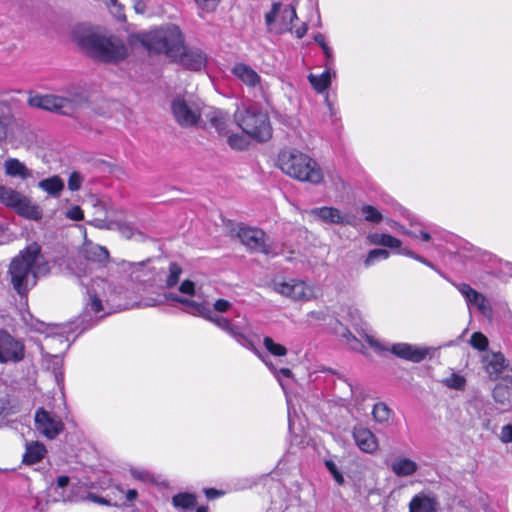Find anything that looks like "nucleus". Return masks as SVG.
Masks as SVG:
<instances>
[{
    "instance_id": "obj_40",
    "label": "nucleus",
    "mask_w": 512,
    "mask_h": 512,
    "mask_svg": "<svg viewBox=\"0 0 512 512\" xmlns=\"http://www.w3.org/2000/svg\"><path fill=\"white\" fill-rule=\"evenodd\" d=\"M263 345L266 350L273 356L283 357L287 355V349L285 346L276 343L271 337L266 336L263 339Z\"/></svg>"
},
{
    "instance_id": "obj_59",
    "label": "nucleus",
    "mask_w": 512,
    "mask_h": 512,
    "mask_svg": "<svg viewBox=\"0 0 512 512\" xmlns=\"http://www.w3.org/2000/svg\"><path fill=\"white\" fill-rule=\"evenodd\" d=\"M112 493L114 494V500H119L121 497L125 496V493H126V489H124L123 487L121 486H116L113 490H112Z\"/></svg>"
},
{
    "instance_id": "obj_53",
    "label": "nucleus",
    "mask_w": 512,
    "mask_h": 512,
    "mask_svg": "<svg viewBox=\"0 0 512 512\" xmlns=\"http://www.w3.org/2000/svg\"><path fill=\"white\" fill-rule=\"evenodd\" d=\"M232 307L231 302L225 299H218L213 304L214 311L219 313H225Z\"/></svg>"
},
{
    "instance_id": "obj_48",
    "label": "nucleus",
    "mask_w": 512,
    "mask_h": 512,
    "mask_svg": "<svg viewBox=\"0 0 512 512\" xmlns=\"http://www.w3.org/2000/svg\"><path fill=\"white\" fill-rule=\"evenodd\" d=\"M137 491L135 489H127L125 496L121 497L119 500H115L113 502L114 506H122L128 502H132L137 498Z\"/></svg>"
},
{
    "instance_id": "obj_58",
    "label": "nucleus",
    "mask_w": 512,
    "mask_h": 512,
    "mask_svg": "<svg viewBox=\"0 0 512 512\" xmlns=\"http://www.w3.org/2000/svg\"><path fill=\"white\" fill-rule=\"evenodd\" d=\"M69 483V477L67 476H59L57 478V481H56V487L54 488L55 490L57 489H63L65 488Z\"/></svg>"
},
{
    "instance_id": "obj_27",
    "label": "nucleus",
    "mask_w": 512,
    "mask_h": 512,
    "mask_svg": "<svg viewBox=\"0 0 512 512\" xmlns=\"http://www.w3.org/2000/svg\"><path fill=\"white\" fill-rule=\"evenodd\" d=\"M410 512H436L437 501L424 494H418L409 504Z\"/></svg>"
},
{
    "instance_id": "obj_35",
    "label": "nucleus",
    "mask_w": 512,
    "mask_h": 512,
    "mask_svg": "<svg viewBox=\"0 0 512 512\" xmlns=\"http://www.w3.org/2000/svg\"><path fill=\"white\" fill-rule=\"evenodd\" d=\"M249 350L253 351L265 364L269 369L274 373L275 377L279 380L280 385L284 388L283 383L280 380V376H285L287 378L291 377L292 372L288 368H281L280 370H277L270 361H268L267 357L262 355V353L254 346L253 342L251 341V344H246L245 346Z\"/></svg>"
},
{
    "instance_id": "obj_55",
    "label": "nucleus",
    "mask_w": 512,
    "mask_h": 512,
    "mask_svg": "<svg viewBox=\"0 0 512 512\" xmlns=\"http://www.w3.org/2000/svg\"><path fill=\"white\" fill-rule=\"evenodd\" d=\"M132 475L134 478L139 479L144 482H150L153 480V476L150 472L145 470H132Z\"/></svg>"
},
{
    "instance_id": "obj_5",
    "label": "nucleus",
    "mask_w": 512,
    "mask_h": 512,
    "mask_svg": "<svg viewBox=\"0 0 512 512\" xmlns=\"http://www.w3.org/2000/svg\"><path fill=\"white\" fill-rule=\"evenodd\" d=\"M277 164L283 173L302 182L316 185L324 178L319 164L309 155L295 148L281 150Z\"/></svg>"
},
{
    "instance_id": "obj_46",
    "label": "nucleus",
    "mask_w": 512,
    "mask_h": 512,
    "mask_svg": "<svg viewBox=\"0 0 512 512\" xmlns=\"http://www.w3.org/2000/svg\"><path fill=\"white\" fill-rule=\"evenodd\" d=\"M107 7L110 9L111 13L118 19H124V9L121 4L118 3V0H103Z\"/></svg>"
},
{
    "instance_id": "obj_26",
    "label": "nucleus",
    "mask_w": 512,
    "mask_h": 512,
    "mask_svg": "<svg viewBox=\"0 0 512 512\" xmlns=\"http://www.w3.org/2000/svg\"><path fill=\"white\" fill-rule=\"evenodd\" d=\"M5 174L26 180L32 177V171L26 167V165L16 158H8L4 163Z\"/></svg>"
},
{
    "instance_id": "obj_34",
    "label": "nucleus",
    "mask_w": 512,
    "mask_h": 512,
    "mask_svg": "<svg viewBox=\"0 0 512 512\" xmlns=\"http://www.w3.org/2000/svg\"><path fill=\"white\" fill-rule=\"evenodd\" d=\"M280 22L278 28H276V33H283L285 31H291V24L294 19L297 18L295 7L292 5L286 6L280 10Z\"/></svg>"
},
{
    "instance_id": "obj_8",
    "label": "nucleus",
    "mask_w": 512,
    "mask_h": 512,
    "mask_svg": "<svg viewBox=\"0 0 512 512\" xmlns=\"http://www.w3.org/2000/svg\"><path fill=\"white\" fill-rule=\"evenodd\" d=\"M235 120L246 135L259 142L268 141L272 137L268 115L256 107L250 106L236 112Z\"/></svg>"
},
{
    "instance_id": "obj_43",
    "label": "nucleus",
    "mask_w": 512,
    "mask_h": 512,
    "mask_svg": "<svg viewBox=\"0 0 512 512\" xmlns=\"http://www.w3.org/2000/svg\"><path fill=\"white\" fill-rule=\"evenodd\" d=\"M361 212L368 222L379 223L382 220V214L371 205H364Z\"/></svg>"
},
{
    "instance_id": "obj_64",
    "label": "nucleus",
    "mask_w": 512,
    "mask_h": 512,
    "mask_svg": "<svg viewBox=\"0 0 512 512\" xmlns=\"http://www.w3.org/2000/svg\"><path fill=\"white\" fill-rule=\"evenodd\" d=\"M314 40L321 47V49L327 45L325 36L321 33L316 34L314 36Z\"/></svg>"
},
{
    "instance_id": "obj_61",
    "label": "nucleus",
    "mask_w": 512,
    "mask_h": 512,
    "mask_svg": "<svg viewBox=\"0 0 512 512\" xmlns=\"http://www.w3.org/2000/svg\"><path fill=\"white\" fill-rule=\"evenodd\" d=\"M135 11L137 13H144L146 10V5L142 0H132Z\"/></svg>"
},
{
    "instance_id": "obj_37",
    "label": "nucleus",
    "mask_w": 512,
    "mask_h": 512,
    "mask_svg": "<svg viewBox=\"0 0 512 512\" xmlns=\"http://www.w3.org/2000/svg\"><path fill=\"white\" fill-rule=\"evenodd\" d=\"M281 8L282 4L280 2H274L271 10L265 14V24L269 32H276V28H278L279 25V23H277V17L280 14Z\"/></svg>"
},
{
    "instance_id": "obj_50",
    "label": "nucleus",
    "mask_w": 512,
    "mask_h": 512,
    "mask_svg": "<svg viewBox=\"0 0 512 512\" xmlns=\"http://www.w3.org/2000/svg\"><path fill=\"white\" fill-rule=\"evenodd\" d=\"M325 465L328 471L333 475L335 481L340 485L343 484L344 478L342 474L339 472L336 464L333 461H326Z\"/></svg>"
},
{
    "instance_id": "obj_2",
    "label": "nucleus",
    "mask_w": 512,
    "mask_h": 512,
    "mask_svg": "<svg viewBox=\"0 0 512 512\" xmlns=\"http://www.w3.org/2000/svg\"><path fill=\"white\" fill-rule=\"evenodd\" d=\"M143 45L150 53L165 54L185 68L200 71L206 66L207 56L199 48L184 47V39L178 26L170 24L143 35Z\"/></svg>"
},
{
    "instance_id": "obj_47",
    "label": "nucleus",
    "mask_w": 512,
    "mask_h": 512,
    "mask_svg": "<svg viewBox=\"0 0 512 512\" xmlns=\"http://www.w3.org/2000/svg\"><path fill=\"white\" fill-rule=\"evenodd\" d=\"M399 232L408 235L409 237L412 238H419L425 242H428L431 239V235L428 232L420 231L419 233H417L416 231L407 230L403 226L399 227Z\"/></svg>"
},
{
    "instance_id": "obj_19",
    "label": "nucleus",
    "mask_w": 512,
    "mask_h": 512,
    "mask_svg": "<svg viewBox=\"0 0 512 512\" xmlns=\"http://www.w3.org/2000/svg\"><path fill=\"white\" fill-rule=\"evenodd\" d=\"M90 223L100 229H108V230L117 229L121 233V235L123 237H125L126 239L136 238V239L142 240L144 238V235L142 234V232H140L139 230L134 228L133 225L128 222H121V221L115 222V221H107L105 219L95 218Z\"/></svg>"
},
{
    "instance_id": "obj_24",
    "label": "nucleus",
    "mask_w": 512,
    "mask_h": 512,
    "mask_svg": "<svg viewBox=\"0 0 512 512\" xmlns=\"http://www.w3.org/2000/svg\"><path fill=\"white\" fill-rule=\"evenodd\" d=\"M390 468L397 477H409L417 472L419 466L408 457L398 456L391 462Z\"/></svg>"
},
{
    "instance_id": "obj_30",
    "label": "nucleus",
    "mask_w": 512,
    "mask_h": 512,
    "mask_svg": "<svg viewBox=\"0 0 512 512\" xmlns=\"http://www.w3.org/2000/svg\"><path fill=\"white\" fill-rule=\"evenodd\" d=\"M54 349L55 354H51L47 352V356L54 357L55 359L59 360L58 353H61L62 351L69 348L68 340L60 334H56L53 336H47L45 338V343L42 345V349Z\"/></svg>"
},
{
    "instance_id": "obj_11",
    "label": "nucleus",
    "mask_w": 512,
    "mask_h": 512,
    "mask_svg": "<svg viewBox=\"0 0 512 512\" xmlns=\"http://www.w3.org/2000/svg\"><path fill=\"white\" fill-rule=\"evenodd\" d=\"M272 287L278 294L293 301H309L314 298V288L303 280L275 278Z\"/></svg>"
},
{
    "instance_id": "obj_56",
    "label": "nucleus",
    "mask_w": 512,
    "mask_h": 512,
    "mask_svg": "<svg viewBox=\"0 0 512 512\" xmlns=\"http://www.w3.org/2000/svg\"><path fill=\"white\" fill-rule=\"evenodd\" d=\"M364 338L366 342L373 347L377 351H384L388 350L387 347H385L383 344H381L378 340H376L373 336L369 334H364Z\"/></svg>"
},
{
    "instance_id": "obj_18",
    "label": "nucleus",
    "mask_w": 512,
    "mask_h": 512,
    "mask_svg": "<svg viewBox=\"0 0 512 512\" xmlns=\"http://www.w3.org/2000/svg\"><path fill=\"white\" fill-rule=\"evenodd\" d=\"M469 413L474 418V425H479L485 431L494 432L495 425L492 420V408L482 400H475L469 406Z\"/></svg>"
},
{
    "instance_id": "obj_7",
    "label": "nucleus",
    "mask_w": 512,
    "mask_h": 512,
    "mask_svg": "<svg viewBox=\"0 0 512 512\" xmlns=\"http://www.w3.org/2000/svg\"><path fill=\"white\" fill-rule=\"evenodd\" d=\"M166 299L176 301L186 306L194 315L203 317L204 319L212 322L218 328L230 335L240 345L246 346L251 344V340L243 333L242 328L232 323V321L224 316L217 315L205 302H197L184 297H179L177 294L169 293Z\"/></svg>"
},
{
    "instance_id": "obj_23",
    "label": "nucleus",
    "mask_w": 512,
    "mask_h": 512,
    "mask_svg": "<svg viewBox=\"0 0 512 512\" xmlns=\"http://www.w3.org/2000/svg\"><path fill=\"white\" fill-rule=\"evenodd\" d=\"M307 213L313 216L316 220H320L327 224H343L348 223L345 216H343L337 208L334 207H320L314 208Z\"/></svg>"
},
{
    "instance_id": "obj_15",
    "label": "nucleus",
    "mask_w": 512,
    "mask_h": 512,
    "mask_svg": "<svg viewBox=\"0 0 512 512\" xmlns=\"http://www.w3.org/2000/svg\"><path fill=\"white\" fill-rule=\"evenodd\" d=\"M36 429L48 439H54L64 429V424L56 415L39 408L35 413Z\"/></svg>"
},
{
    "instance_id": "obj_45",
    "label": "nucleus",
    "mask_w": 512,
    "mask_h": 512,
    "mask_svg": "<svg viewBox=\"0 0 512 512\" xmlns=\"http://www.w3.org/2000/svg\"><path fill=\"white\" fill-rule=\"evenodd\" d=\"M197 7L204 12H214L221 0H194Z\"/></svg>"
},
{
    "instance_id": "obj_20",
    "label": "nucleus",
    "mask_w": 512,
    "mask_h": 512,
    "mask_svg": "<svg viewBox=\"0 0 512 512\" xmlns=\"http://www.w3.org/2000/svg\"><path fill=\"white\" fill-rule=\"evenodd\" d=\"M353 439L356 446L364 453L373 454L378 449V440L368 428L361 425L353 428Z\"/></svg>"
},
{
    "instance_id": "obj_17",
    "label": "nucleus",
    "mask_w": 512,
    "mask_h": 512,
    "mask_svg": "<svg viewBox=\"0 0 512 512\" xmlns=\"http://www.w3.org/2000/svg\"><path fill=\"white\" fill-rule=\"evenodd\" d=\"M395 356L414 362L419 363L424 360L428 354L432 351L428 347H420L409 343H396L389 349Z\"/></svg>"
},
{
    "instance_id": "obj_36",
    "label": "nucleus",
    "mask_w": 512,
    "mask_h": 512,
    "mask_svg": "<svg viewBox=\"0 0 512 512\" xmlns=\"http://www.w3.org/2000/svg\"><path fill=\"white\" fill-rule=\"evenodd\" d=\"M172 504L179 509H192L196 505V497L191 493H178L172 497Z\"/></svg>"
},
{
    "instance_id": "obj_13",
    "label": "nucleus",
    "mask_w": 512,
    "mask_h": 512,
    "mask_svg": "<svg viewBox=\"0 0 512 512\" xmlns=\"http://www.w3.org/2000/svg\"><path fill=\"white\" fill-rule=\"evenodd\" d=\"M212 127L216 129V131L220 135L227 136V142L229 146L233 149L243 150L248 146L247 138L242 134H230L228 135V115L219 109H211L207 114Z\"/></svg>"
},
{
    "instance_id": "obj_10",
    "label": "nucleus",
    "mask_w": 512,
    "mask_h": 512,
    "mask_svg": "<svg viewBox=\"0 0 512 512\" xmlns=\"http://www.w3.org/2000/svg\"><path fill=\"white\" fill-rule=\"evenodd\" d=\"M0 203L29 220L39 221L43 217L42 209L38 205L33 204L29 197L11 187L0 186Z\"/></svg>"
},
{
    "instance_id": "obj_49",
    "label": "nucleus",
    "mask_w": 512,
    "mask_h": 512,
    "mask_svg": "<svg viewBox=\"0 0 512 512\" xmlns=\"http://www.w3.org/2000/svg\"><path fill=\"white\" fill-rule=\"evenodd\" d=\"M82 176L78 172H72L68 179V188L71 191H77L82 184Z\"/></svg>"
},
{
    "instance_id": "obj_29",
    "label": "nucleus",
    "mask_w": 512,
    "mask_h": 512,
    "mask_svg": "<svg viewBox=\"0 0 512 512\" xmlns=\"http://www.w3.org/2000/svg\"><path fill=\"white\" fill-rule=\"evenodd\" d=\"M46 452V447L40 442L27 443L26 451L23 455V462L25 464L37 463L42 460Z\"/></svg>"
},
{
    "instance_id": "obj_16",
    "label": "nucleus",
    "mask_w": 512,
    "mask_h": 512,
    "mask_svg": "<svg viewBox=\"0 0 512 512\" xmlns=\"http://www.w3.org/2000/svg\"><path fill=\"white\" fill-rule=\"evenodd\" d=\"M456 287L465 298L468 306L475 307L486 318L492 317V307L483 294L477 292L466 283L457 284Z\"/></svg>"
},
{
    "instance_id": "obj_52",
    "label": "nucleus",
    "mask_w": 512,
    "mask_h": 512,
    "mask_svg": "<svg viewBox=\"0 0 512 512\" xmlns=\"http://www.w3.org/2000/svg\"><path fill=\"white\" fill-rule=\"evenodd\" d=\"M66 217L73 221H79L83 219L84 214L79 206H72L67 210Z\"/></svg>"
},
{
    "instance_id": "obj_12",
    "label": "nucleus",
    "mask_w": 512,
    "mask_h": 512,
    "mask_svg": "<svg viewBox=\"0 0 512 512\" xmlns=\"http://www.w3.org/2000/svg\"><path fill=\"white\" fill-rule=\"evenodd\" d=\"M236 236L241 243L250 250L268 256L276 255L273 245L267 242L266 235L261 229L239 225L237 227Z\"/></svg>"
},
{
    "instance_id": "obj_21",
    "label": "nucleus",
    "mask_w": 512,
    "mask_h": 512,
    "mask_svg": "<svg viewBox=\"0 0 512 512\" xmlns=\"http://www.w3.org/2000/svg\"><path fill=\"white\" fill-rule=\"evenodd\" d=\"M368 239L370 243L373 245L384 246L392 249L398 248V254L405 255L416 261H418L420 258V255L416 254L415 252L408 250L406 248H401L402 242L389 234L373 233L368 236Z\"/></svg>"
},
{
    "instance_id": "obj_28",
    "label": "nucleus",
    "mask_w": 512,
    "mask_h": 512,
    "mask_svg": "<svg viewBox=\"0 0 512 512\" xmlns=\"http://www.w3.org/2000/svg\"><path fill=\"white\" fill-rule=\"evenodd\" d=\"M38 187L45 191L50 197H60L64 190V181L57 175L48 177L38 182Z\"/></svg>"
},
{
    "instance_id": "obj_25",
    "label": "nucleus",
    "mask_w": 512,
    "mask_h": 512,
    "mask_svg": "<svg viewBox=\"0 0 512 512\" xmlns=\"http://www.w3.org/2000/svg\"><path fill=\"white\" fill-rule=\"evenodd\" d=\"M485 368L491 378H498L507 368V362L503 354L492 353L485 360Z\"/></svg>"
},
{
    "instance_id": "obj_41",
    "label": "nucleus",
    "mask_w": 512,
    "mask_h": 512,
    "mask_svg": "<svg viewBox=\"0 0 512 512\" xmlns=\"http://www.w3.org/2000/svg\"><path fill=\"white\" fill-rule=\"evenodd\" d=\"M443 384L450 389L464 390L466 386V379L459 374H451L449 377L443 379Z\"/></svg>"
},
{
    "instance_id": "obj_33",
    "label": "nucleus",
    "mask_w": 512,
    "mask_h": 512,
    "mask_svg": "<svg viewBox=\"0 0 512 512\" xmlns=\"http://www.w3.org/2000/svg\"><path fill=\"white\" fill-rule=\"evenodd\" d=\"M493 397L501 405L502 410L512 407V390L508 386L497 384L493 390Z\"/></svg>"
},
{
    "instance_id": "obj_22",
    "label": "nucleus",
    "mask_w": 512,
    "mask_h": 512,
    "mask_svg": "<svg viewBox=\"0 0 512 512\" xmlns=\"http://www.w3.org/2000/svg\"><path fill=\"white\" fill-rule=\"evenodd\" d=\"M232 74L248 87H260L261 77L251 66L245 63H236L232 68Z\"/></svg>"
},
{
    "instance_id": "obj_31",
    "label": "nucleus",
    "mask_w": 512,
    "mask_h": 512,
    "mask_svg": "<svg viewBox=\"0 0 512 512\" xmlns=\"http://www.w3.org/2000/svg\"><path fill=\"white\" fill-rule=\"evenodd\" d=\"M308 80L311 86L318 92L322 93L326 91L331 85L332 73L331 68H325V70L320 74H309Z\"/></svg>"
},
{
    "instance_id": "obj_51",
    "label": "nucleus",
    "mask_w": 512,
    "mask_h": 512,
    "mask_svg": "<svg viewBox=\"0 0 512 512\" xmlns=\"http://www.w3.org/2000/svg\"><path fill=\"white\" fill-rule=\"evenodd\" d=\"M499 439L504 444L512 443V424L504 425L501 428Z\"/></svg>"
},
{
    "instance_id": "obj_63",
    "label": "nucleus",
    "mask_w": 512,
    "mask_h": 512,
    "mask_svg": "<svg viewBox=\"0 0 512 512\" xmlns=\"http://www.w3.org/2000/svg\"><path fill=\"white\" fill-rule=\"evenodd\" d=\"M91 499L94 502L103 504V505H113V502H114V501H112V499H106V498L98 497V496H91Z\"/></svg>"
},
{
    "instance_id": "obj_32",
    "label": "nucleus",
    "mask_w": 512,
    "mask_h": 512,
    "mask_svg": "<svg viewBox=\"0 0 512 512\" xmlns=\"http://www.w3.org/2000/svg\"><path fill=\"white\" fill-rule=\"evenodd\" d=\"M334 332L337 336L345 340L346 344L350 349L354 351L362 352L363 344L362 341L355 337L345 326L341 323H337L334 327Z\"/></svg>"
},
{
    "instance_id": "obj_60",
    "label": "nucleus",
    "mask_w": 512,
    "mask_h": 512,
    "mask_svg": "<svg viewBox=\"0 0 512 512\" xmlns=\"http://www.w3.org/2000/svg\"><path fill=\"white\" fill-rule=\"evenodd\" d=\"M119 266H121V268L123 270H127V269H132V268H136V267H141L143 266V263L142 262H139V263H131V262H126V261H122L121 263L118 264Z\"/></svg>"
},
{
    "instance_id": "obj_57",
    "label": "nucleus",
    "mask_w": 512,
    "mask_h": 512,
    "mask_svg": "<svg viewBox=\"0 0 512 512\" xmlns=\"http://www.w3.org/2000/svg\"><path fill=\"white\" fill-rule=\"evenodd\" d=\"M322 51L326 57L325 68H332L334 64V56L331 47L328 44L322 48Z\"/></svg>"
},
{
    "instance_id": "obj_42",
    "label": "nucleus",
    "mask_w": 512,
    "mask_h": 512,
    "mask_svg": "<svg viewBox=\"0 0 512 512\" xmlns=\"http://www.w3.org/2000/svg\"><path fill=\"white\" fill-rule=\"evenodd\" d=\"M168 272L169 274L166 278V287L171 288L178 283L182 273V268L177 263L171 262L169 264Z\"/></svg>"
},
{
    "instance_id": "obj_62",
    "label": "nucleus",
    "mask_w": 512,
    "mask_h": 512,
    "mask_svg": "<svg viewBox=\"0 0 512 512\" xmlns=\"http://www.w3.org/2000/svg\"><path fill=\"white\" fill-rule=\"evenodd\" d=\"M222 493L214 488H209L205 490V495L208 499H215L219 497Z\"/></svg>"
},
{
    "instance_id": "obj_38",
    "label": "nucleus",
    "mask_w": 512,
    "mask_h": 512,
    "mask_svg": "<svg viewBox=\"0 0 512 512\" xmlns=\"http://www.w3.org/2000/svg\"><path fill=\"white\" fill-rule=\"evenodd\" d=\"M391 413L390 408L383 402L376 403L372 411L374 420L381 424L389 421Z\"/></svg>"
},
{
    "instance_id": "obj_54",
    "label": "nucleus",
    "mask_w": 512,
    "mask_h": 512,
    "mask_svg": "<svg viewBox=\"0 0 512 512\" xmlns=\"http://www.w3.org/2000/svg\"><path fill=\"white\" fill-rule=\"evenodd\" d=\"M179 291L183 294L194 296L196 294L194 282L190 280L183 281L179 287Z\"/></svg>"
},
{
    "instance_id": "obj_14",
    "label": "nucleus",
    "mask_w": 512,
    "mask_h": 512,
    "mask_svg": "<svg viewBox=\"0 0 512 512\" xmlns=\"http://www.w3.org/2000/svg\"><path fill=\"white\" fill-rule=\"evenodd\" d=\"M25 356V346L19 339L0 329V363H18Z\"/></svg>"
},
{
    "instance_id": "obj_1",
    "label": "nucleus",
    "mask_w": 512,
    "mask_h": 512,
    "mask_svg": "<svg viewBox=\"0 0 512 512\" xmlns=\"http://www.w3.org/2000/svg\"><path fill=\"white\" fill-rule=\"evenodd\" d=\"M82 252L87 261L85 266L88 264L97 265V273L89 283L84 281L86 268L83 271V275L80 273L77 274L81 279V285L86 287L87 300L85 309L88 312L98 314L104 310L103 302L109 304L115 301L117 295L121 293V288L103 278L105 268L108 271L113 269V264L109 259V252L105 247L92 242H85Z\"/></svg>"
},
{
    "instance_id": "obj_4",
    "label": "nucleus",
    "mask_w": 512,
    "mask_h": 512,
    "mask_svg": "<svg viewBox=\"0 0 512 512\" xmlns=\"http://www.w3.org/2000/svg\"><path fill=\"white\" fill-rule=\"evenodd\" d=\"M40 258V248L34 244L28 246L11 261L9 267L11 283L19 295H26L36 285L37 273L42 271L39 266Z\"/></svg>"
},
{
    "instance_id": "obj_6",
    "label": "nucleus",
    "mask_w": 512,
    "mask_h": 512,
    "mask_svg": "<svg viewBox=\"0 0 512 512\" xmlns=\"http://www.w3.org/2000/svg\"><path fill=\"white\" fill-rule=\"evenodd\" d=\"M75 38L79 46L99 61L118 62L127 56L126 46L115 36L107 37L94 32L79 35L76 31Z\"/></svg>"
},
{
    "instance_id": "obj_44",
    "label": "nucleus",
    "mask_w": 512,
    "mask_h": 512,
    "mask_svg": "<svg viewBox=\"0 0 512 512\" xmlns=\"http://www.w3.org/2000/svg\"><path fill=\"white\" fill-rule=\"evenodd\" d=\"M488 339L487 337L482 334L481 332H474L472 335H471V338H470V344L473 348L479 350V351H484L487 349L488 347Z\"/></svg>"
},
{
    "instance_id": "obj_39",
    "label": "nucleus",
    "mask_w": 512,
    "mask_h": 512,
    "mask_svg": "<svg viewBox=\"0 0 512 512\" xmlns=\"http://www.w3.org/2000/svg\"><path fill=\"white\" fill-rule=\"evenodd\" d=\"M390 256V253L382 248L370 250L364 260V266L366 268L373 266L379 261L386 260Z\"/></svg>"
},
{
    "instance_id": "obj_9",
    "label": "nucleus",
    "mask_w": 512,
    "mask_h": 512,
    "mask_svg": "<svg viewBox=\"0 0 512 512\" xmlns=\"http://www.w3.org/2000/svg\"><path fill=\"white\" fill-rule=\"evenodd\" d=\"M203 104L193 95H178L171 102V112L182 127L196 126L202 115Z\"/></svg>"
},
{
    "instance_id": "obj_3",
    "label": "nucleus",
    "mask_w": 512,
    "mask_h": 512,
    "mask_svg": "<svg viewBox=\"0 0 512 512\" xmlns=\"http://www.w3.org/2000/svg\"><path fill=\"white\" fill-rule=\"evenodd\" d=\"M88 102L85 91L77 86H70L55 94L31 95L28 104L31 107L73 117Z\"/></svg>"
}]
</instances>
